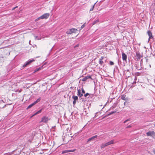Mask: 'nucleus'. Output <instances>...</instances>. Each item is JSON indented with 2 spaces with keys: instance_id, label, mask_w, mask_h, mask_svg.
I'll return each instance as SVG.
<instances>
[{
  "instance_id": "11",
  "label": "nucleus",
  "mask_w": 155,
  "mask_h": 155,
  "mask_svg": "<svg viewBox=\"0 0 155 155\" xmlns=\"http://www.w3.org/2000/svg\"><path fill=\"white\" fill-rule=\"evenodd\" d=\"M97 135H96L94 136L91 138H89L87 141V143H88L89 142L91 141L92 140H93L94 139L97 138Z\"/></svg>"
},
{
  "instance_id": "33",
  "label": "nucleus",
  "mask_w": 155,
  "mask_h": 155,
  "mask_svg": "<svg viewBox=\"0 0 155 155\" xmlns=\"http://www.w3.org/2000/svg\"><path fill=\"white\" fill-rule=\"evenodd\" d=\"M77 101L76 100H74L73 101V104L74 105H75Z\"/></svg>"
},
{
  "instance_id": "29",
  "label": "nucleus",
  "mask_w": 155,
  "mask_h": 155,
  "mask_svg": "<svg viewBox=\"0 0 155 155\" xmlns=\"http://www.w3.org/2000/svg\"><path fill=\"white\" fill-rule=\"evenodd\" d=\"M130 120V119H128L126 120L124 122V123H126L127 121H129Z\"/></svg>"
},
{
  "instance_id": "13",
  "label": "nucleus",
  "mask_w": 155,
  "mask_h": 155,
  "mask_svg": "<svg viewBox=\"0 0 155 155\" xmlns=\"http://www.w3.org/2000/svg\"><path fill=\"white\" fill-rule=\"evenodd\" d=\"M77 95L80 97H81L83 96V94H82L81 93L80 89H78Z\"/></svg>"
},
{
  "instance_id": "24",
  "label": "nucleus",
  "mask_w": 155,
  "mask_h": 155,
  "mask_svg": "<svg viewBox=\"0 0 155 155\" xmlns=\"http://www.w3.org/2000/svg\"><path fill=\"white\" fill-rule=\"evenodd\" d=\"M35 39L38 40H40L41 38L40 37H38V36H35Z\"/></svg>"
},
{
  "instance_id": "23",
  "label": "nucleus",
  "mask_w": 155,
  "mask_h": 155,
  "mask_svg": "<svg viewBox=\"0 0 155 155\" xmlns=\"http://www.w3.org/2000/svg\"><path fill=\"white\" fill-rule=\"evenodd\" d=\"M41 69V68H37L35 70V71L34 72H35L38 71L39 70H40Z\"/></svg>"
},
{
  "instance_id": "41",
  "label": "nucleus",
  "mask_w": 155,
  "mask_h": 155,
  "mask_svg": "<svg viewBox=\"0 0 155 155\" xmlns=\"http://www.w3.org/2000/svg\"><path fill=\"white\" fill-rule=\"evenodd\" d=\"M126 103H127V102H124V105H125Z\"/></svg>"
},
{
  "instance_id": "10",
  "label": "nucleus",
  "mask_w": 155,
  "mask_h": 155,
  "mask_svg": "<svg viewBox=\"0 0 155 155\" xmlns=\"http://www.w3.org/2000/svg\"><path fill=\"white\" fill-rule=\"evenodd\" d=\"M91 76H88L85 77L84 78L82 79V81H86L87 80L89 79H91Z\"/></svg>"
},
{
  "instance_id": "4",
  "label": "nucleus",
  "mask_w": 155,
  "mask_h": 155,
  "mask_svg": "<svg viewBox=\"0 0 155 155\" xmlns=\"http://www.w3.org/2000/svg\"><path fill=\"white\" fill-rule=\"evenodd\" d=\"M35 60L34 59L29 60L26 61L25 63L23 65V67H25L27 66L28 65L30 64L32 62L34 61Z\"/></svg>"
},
{
  "instance_id": "21",
  "label": "nucleus",
  "mask_w": 155,
  "mask_h": 155,
  "mask_svg": "<svg viewBox=\"0 0 155 155\" xmlns=\"http://www.w3.org/2000/svg\"><path fill=\"white\" fill-rule=\"evenodd\" d=\"M35 104H34V103H33L32 104H30L29 105L28 107L27 108V109H28L31 107L32 106H33Z\"/></svg>"
},
{
  "instance_id": "14",
  "label": "nucleus",
  "mask_w": 155,
  "mask_h": 155,
  "mask_svg": "<svg viewBox=\"0 0 155 155\" xmlns=\"http://www.w3.org/2000/svg\"><path fill=\"white\" fill-rule=\"evenodd\" d=\"M103 58H104L103 57V56L101 57V58L99 60V64L101 65L102 64H103V61H102V60L103 59Z\"/></svg>"
},
{
  "instance_id": "20",
  "label": "nucleus",
  "mask_w": 155,
  "mask_h": 155,
  "mask_svg": "<svg viewBox=\"0 0 155 155\" xmlns=\"http://www.w3.org/2000/svg\"><path fill=\"white\" fill-rule=\"evenodd\" d=\"M110 143V144L111 145V144H114L115 143V141L114 140H111L109 142Z\"/></svg>"
},
{
  "instance_id": "16",
  "label": "nucleus",
  "mask_w": 155,
  "mask_h": 155,
  "mask_svg": "<svg viewBox=\"0 0 155 155\" xmlns=\"http://www.w3.org/2000/svg\"><path fill=\"white\" fill-rule=\"evenodd\" d=\"M125 97H126L125 95H123L121 96V98L123 100H124V101L127 100V98H126Z\"/></svg>"
},
{
  "instance_id": "7",
  "label": "nucleus",
  "mask_w": 155,
  "mask_h": 155,
  "mask_svg": "<svg viewBox=\"0 0 155 155\" xmlns=\"http://www.w3.org/2000/svg\"><path fill=\"white\" fill-rule=\"evenodd\" d=\"M147 34L149 37V38L148 39V41H149L150 39L153 38V37L152 33L150 31V30L148 31H147Z\"/></svg>"
},
{
  "instance_id": "12",
  "label": "nucleus",
  "mask_w": 155,
  "mask_h": 155,
  "mask_svg": "<svg viewBox=\"0 0 155 155\" xmlns=\"http://www.w3.org/2000/svg\"><path fill=\"white\" fill-rule=\"evenodd\" d=\"M136 55L138 59H140L142 57L140 53L139 52H136Z\"/></svg>"
},
{
  "instance_id": "30",
  "label": "nucleus",
  "mask_w": 155,
  "mask_h": 155,
  "mask_svg": "<svg viewBox=\"0 0 155 155\" xmlns=\"http://www.w3.org/2000/svg\"><path fill=\"white\" fill-rule=\"evenodd\" d=\"M89 94L87 93L86 94H84V96L85 97H87V96L89 95Z\"/></svg>"
},
{
  "instance_id": "28",
  "label": "nucleus",
  "mask_w": 155,
  "mask_h": 155,
  "mask_svg": "<svg viewBox=\"0 0 155 155\" xmlns=\"http://www.w3.org/2000/svg\"><path fill=\"white\" fill-rule=\"evenodd\" d=\"M81 90H82V92L83 93H84V94L85 93V91H84V89L83 87H82L81 88Z\"/></svg>"
},
{
  "instance_id": "42",
  "label": "nucleus",
  "mask_w": 155,
  "mask_h": 155,
  "mask_svg": "<svg viewBox=\"0 0 155 155\" xmlns=\"http://www.w3.org/2000/svg\"><path fill=\"white\" fill-rule=\"evenodd\" d=\"M97 113H96V114H95V117H96V116L97 115Z\"/></svg>"
},
{
  "instance_id": "34",
  "label": "nucleus",
  "mask_w": 155,
  "mask_h": 155,
  "mask_svg": "<svg viewBox=\"0 0 155 155\" xmlns=\"http://www.w3.org/2000/svg\"><path fill=\"white\" fill-rule=\"evenodd\" d=\"M18 8V6H16L15 7H14V8H12V11H13V10H14V9H15L16 8Z\"/></svg>"
},
{
  "instance_id": "37",
  "label": "nucleus",
  "mask_w": 155,
  "mask_h": 155,
  "mask_svg": "<svg viewBox=\"0 0 155 155\" xmlns=\"http://www.w3.org/2000/svg\"><path fill=\"white\" fill-rule=\"evenodd\" d=\"M136 81H134L133 82H132V84H136Z\"/></svg>"
},
{
  "instance_id": "27",
  "label": "nucleus",
  "mask_w": 155,
  "mask_h": 155,
  "mask_svg": "<svg viewBox=\"0 0 155 155\" xmlns=\"http://www.w3.org/2000/svg\"><path fill=\"white\" fill-rule=\"evenodd\" d=\"M40 19H41V16H40V17L38 18H37V19H36L35 20V21H36L39 20Z\"/></svg>"
},
{
  "instance_id": "26",
  "label": "nucleus",
  "mask_w": 155,
  "mask_h": 155,
  "mask_svg": "<svg viewBox=\"0 0 155 155\" xmlns=\"http://www.w3.org/2000/svg\"><path fill=\"white\" fill-rule=\"evenodd\" d=\"M99 22V20L98 19L97 20H96L94 21L93 22V25H94L96 23Z\"/></svg>"
},
{
  "instance_id": "15",
  "label": "nucleus",
  "mask_w": 155,
  "mask_h": 155,
  "mask_svg": "<svg viewBox=\"0 0 155 155\" xmlns=\"http://www.w3.org/2000/svg\"><path fill=\"white\" fill-rule=\"evenodd\" d=\"M42 109H41L40 110H39L38 111H37L33 115H32V117L34 116H35V115H37V114H38L39 113H41V111H42Z\"/></svg>"
},
{
  "instance_id": "1",
  "label": "nucleus",
  "mask_w": 155,
  "mask_h": 155,
  "mask_svg": "<svg viewBox=\"0 0 155 155\" xmlns=\"http://www.w3.org/2000/svg\"><path fill=\"white\" fill-rule=\"evenodd\" d=\"M147 135L151 136L153 138L155 139V133L153 131H149L146 133Z\"/></svg>"
},
{
  "instance_id": "5",
  "label": "nucleus",
  "mask_w": 155,
  "mask_h": 155,
  "mask_svg": "<svg viewBox=\"0 0 155 155\" xmlns=\"http://www.w3.org/2000/svg\"><path fill=\"white\" fill-rule=\"evenodd\" d=\"M49 13H46L41 16V19H47L49 17Z\"/></svg>"
},
{
  "instance_id": "38",
  "label": "nucleus",
  "mask_w": 155,
  "mask_h": 155,
  "mask_svg": "<svg viewBox=\"0 0 155 155\" xmlns=\"http://www.w3.org/2000/svg\"><path fill=\"white\" fill-rule=\"evenodd\" d=\"M115 112H111L110 113V114H113V113H115Z\"/></svg>"
},
{
  "instance_id": "9",
  "label": "nucleus",
  "mask_w": 155,
  "mask_h": 155,
  "mask_svg": "<svg viewBox=\"0 0 155 155\" xmlns=\"http://www.w3.org/2000/svg\"><path fill=\"white\" fill-rule=\"evenodd\" d=\"M75 150H66L63 151L62 153V154H64L70 152H73L75 151Z\"/></svg>"
},
{
  "instance_id": "25",
  "label": "nucleus",
  "mask_w": 155,
  "mask_h": 155,
  "mask_svg": "<svg viewBox=\"0 0 155 155\" xmlns=\"http://www.w3.org/2000/svg\"><path fill=\"white\" fill-rule=\"evenodd\" d=\"M96 3H95L94 5L92 6V7H91V8L90 9V11H92L93 10V9H94V5Z\"/></svg>"
},
{
  "instance_id": "40",
  "label": "nucleus",
  "mask_w": 155,
  "mask_h": 155,
  "mask_svg": "<svg viewBox=\"0 0 155 155\" xmlns=\"http://www.w3.org/2000/svg\"><path fill=\"white\" fill-rule=\"evenodd\" d=\"M140 100H143V98H141L140 99Z\"/></svg>"
},
{
  "instance_id": "32",
  "label": "nucleus",
  "mask_w": 155,
  "mask_h": 155,
  "mask_svg": "<svg viewBox=\"0 0 155 155\" xmlns=\"http://www.w3.org/2000/svg\"><path fill=\"white\" fill-rule=\"evenodd\" d=\"M110 64L111 65H113L114 64V62H113L110 61Z\"/></svg>"
},
{
  "instance_id": "3",
  "label": "nucleus",
  "mask_w": 155,
  "mask_h": 155,
  "mask_svg": "<svg viewBox=\"0 0 155 155\" xmlns=\"http://www.w3.org/2000/svg\"><path fill=\"white\" fill-rule=\"evenodd\" d=\"M77 31V29L72 28L70 29L69 31H68L66 33L67 34H71L73 33H75Z\"/></svg>"
},
{
  "instance_id": "39",
  "label": "nucleus",
  "mask_w": 155,
  "mask_h": 155,
  "mask_svg": "<svg viewBox=\"0 0 155 155\" xmlns=\"http://www.w3.org/2000/svg\"><path fill=\"white\" fill-rule=\"evenodd\" d=\"M153 152L155 154V150H153Z\"/></svg>"
},
{
  "instance_id": "18",
  "label": "nucleus",
  "mask_w": 155,
  "mask_h": 155,
  "mask_svg": "<svg viewBox=\"0 0 155 155\" xmlns=\"http://www.w3.org/2000/svg\"><path fill=\"white\" fill-rule=\"evenodd\" d=\"M72 98L74 100L77 101L78 100V97L77 96L73 95Z\"/></svg>"
},
{
  "instance_id": "17",
  "label": "nucleus",
  "mask_w": 155,
  "mask_h": 155,
  "mask_svg": "<svg viewBox=\"0 0 155 155\" xmlns=\"http://www.w3.org/2000/svg\"><path fill=\"white\" fill-rule=\"evenodd\" d=\"M41 100V97L39 98L35 101L34 102V104H36V103H37L39 102Z\"/></svg>"
},
{
  "instance_id": "22",
  "label": "nucleus",
  "mask_w": 155,
  "mask_h": 155,
  "mask_svg": "<svg viewBox=\"0 0 155 155\" xmlns=\"http://www.w3.org/2000/svg\"><path fill=\"white\" fill-rule=\"evenodd\" d=\"M85 24H86V23H84L83 25L81 26V29H80L81 30L85 26Z\"/></svg>"
},
{
  "instance_id": "2",
  "label": "nucleus",
  "mask_w": 155,
  "mask_h": 155,
  "mask_svg": "<svg viewBox=\"0 0 155 155\" xmlns=\"http://www.w3.org/2000/svg\"><path fill=\"white\" fill-rule=\"evenodd\" d=\"M143 63L142 59L140 62V63H137L136 65V68L138 70H141L142 68V64Z\"/></svg>"
},
{
  "instance_id": "19",
  "label": "nucleus",
  "mask_w": 155,
  "mask_h": 155,
  "mask_svg": "<svg viewBox=\"0 0 155 155\" xmlns=\"http://www.w3.org/2000/svg\"><path fill=\"white\" fill-rule=\"evenodd\" d=\"M106 147H107L106 145V143H102L101 145V149H103Z\"/></svg>"
},
{
  "instance_id": "43",
  "label": "nucleus",
  "mask_w": 155,
  "mask_h": 155,
  "mask_svg": "<svg viewBox=\"0 0 155 155\" xmlns=\"http://www.w3.org/2000/svg\"><path fill=\"white\" fill-rule=\"evenodd\" d=\"M150 68L151 67V65H150Z\"/></svg>"
},
{
  "instance_id": "36",
  "label": "nucleus",
  "mask_w": 155,
  "mask_h": 155,
  "mask_svg": "<svg viewBox=\"0 0 155 155\" xmlns=\"http://www.w3.org/2000/svg\"><path fill=\"white\" fill-rule=\"evenodd\" d=\"M137 78L136 76H135V78H134V80L135 81H136V80H137Z\"/></svg>"
},
{
  "instance_id": "6",
  "label": "nucleus",
  "mask_w": 155,
  "mask_h": 155,
  "mask_svg": "<svg viewBox=\"0 0 155 155\" xmlns=\"http://www.w3.org/2000/svg\"><path fill=\"white\" fill-rule=\"evenodd\" d=\"M50 120L49 119L48 117H42L41 119V122H43L44 123H47Z\"/></svg>"
},
{
  "instance_id": "8",
  "label": "nucleus",
  "mask_w": 155,
  "mask_h": 155,
  "mask_svg": "<svg viewBox=\"0 0 155 155\" xmlns=\"http://www.w3.org/2000/svg\"><path fill=\"white\" fill-rule=\"evenodd\" d=\"M122 58L123 61H127V55L124 52L122 53Z\"/></svg>"
},
{
  "instance_id": "35",
  "label": "nucleus",
  "mask_w": 155,
  "mask_h": 155,
  "mask_svg": "<svg viewBox=\"0 0 155 155\" xmlns=\"http://www.w3.org/2000/svg\"><path fill=\"white\" fill-rule=\"evenodd\" d=\"M131 126L130 125H129L128 126H127L126 128H130L131 127Z\"/></svg>"
},
{
  "instance_id": "31",
  "label": "nucleus",
  "mask_w": 155,
  "mask_h": 155,
  "mask_svg": "<svg viewBox=\"0 0 155 155\" xmlns=\"http://www.w3.org/2000/svg\"><path fill=\"white\" fill-rule=\"evenodd\" d=\"M106 146H107L108 145H110V144L109 142H108L106 143Z\"/></svg>"
}]
</instances>
